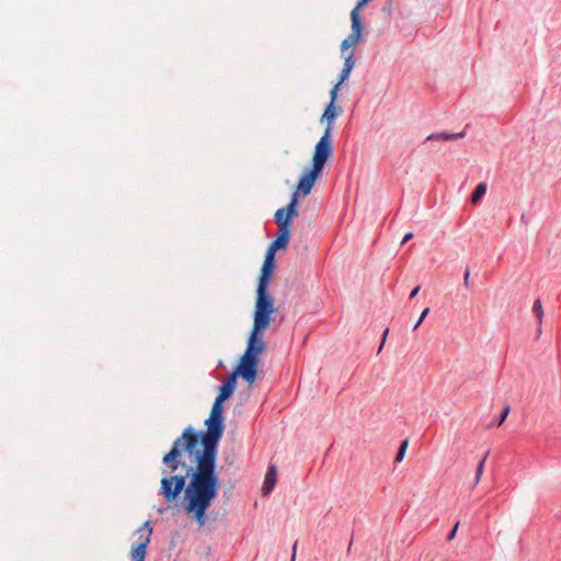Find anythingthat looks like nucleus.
Returning a JSON list of instances; mask_svg holds the SVG:
<instances>
[{"label": "nucleus", "mask_w": 561, "mask_h": 561, "mask_svg": "<svg viewBox=\"0 0 561 561\" xmlns=\"http://www.w3.org/2000/svg\"><path fill=\"white\" fill-rule=\"evenodd\" d=\"M370 0H359L357 5L352 10V12H355L359 14V10L366 5Z\"/></svg>", "instance_id": "nucleus-21"}, {"label": "nucleus", "mask_w": 561, "mask_h": 561, "mask_svg": "<svg viewBox=\"0 0 561 561\" xmlns=\"http://www.w3.org/2000/svg\"><path fill=\"white\" fill-rule=\"evenodd\" d=\"M388 332H389V329H386V331H385V333H383L382 343H381V345H380L379 350L382 347V345H383V343H385V341H386V337H387Z\"/></svg>", "instance_id": "nucleus-26"}, {"label": "nucleus", "mask_w": 561, "mask_h": 561, "mask_svg": "<svg viewBox=\"0 0 561 561\" xmlns=\"http://www.w3.org/2000/svg\"><path fill=\"white\" fill-rule=\"evenodd\" d=\"M137 541L131 545L130 548V561H145L146 553H147V547L150 543L151 535H152V528L150 527V523L146 522L144 523L138 529H137Z\"/></svg>", "instance_id": "nucleus-6"}, {"label": "nucleus", "mask_w": 561, "mask_h": 561, "mask_svg": "<svg viewBox=\"0 0 561 561\" xmlns=\"http://www.w3.org/2000/svg\"><path fill=\"white\" fill-rule=\"evenodd\" d=\"M510 413V407H506L503 412H502V415H500V420L497 422V426L502 425V423L506 420L507 415Z\"/></svg>", "instance_id": "nucleus-20"}, {"label": "nucleus", "mask_w": 561, "mask_h": 561, "mask_svg": "<svg viewBox=\"0 0 561 561\" xmlns=\"http://www.w3.org/2000/svg\"><path fill=\"white\" fill-rule=\"evenodd\" d=\"M533 311L538 321V324L540 325L542 322V318H543V308H542L541 301L539 299L535 300L534 306H533Z\"/></svg>", "instance_id": "nucleus-16"}, {"label": "nucleus", "mask_w": 561, "mask_h": 561, "mask_svg": "<svg viewBox=\"0 0 561 561\" xmlns=\"http://www.w3.org/2000/svg\"><path fill=\"white\" fill-rule=\"evenodd\" d=\"M488 456H489V451L483 456V458L480 460V462L477 466L476 477H474V481H473V488L477 486L481 481V478L484 472V465H485Z\"/></svg>", "instance_id": "nucleus-14"}, {"label": "nucleus", "mask_w": 561, "mask_h": 561, "mask_svg": "<svg viewBox=\"0 0 561 561\" xmlns=\"http://www.w3.org/2000/svg\"><path fill=\"white\" fill-rule=\"evenodd\" d=\"M355 66V60L353 59V54H350L345 57L344 66L340 72V83H343L348 77L352 71V69Z\"/></svg>", "instance_id": "nucleus-11"}, {"label": "nucleus", "mask_w": 561, "mask_h": 561, "mask_svg": "<svg viewBox=\"0 0 561 561\" xmlns=\"http://www.w3.org/2000/svg\"><path fill=\"white\" fill-rule=\"evenodd\" d=\"M297 205H298L297 194H293L289 204L286 207H283L284 210L286 211V215H288L291 220L298 216Z\"/></svg>", "instance_id": "nucleus-12"}, {"label": "nucleus", "mask_w": 561, "mask_h": 561, "mask_svg": "<svg viewBox=\"0 0 561 561\" xmlns=\"http://www.w3.org/2000/svg\"><path fill=\"white\" fill-rule=\"evenodd\" d=\"M486 193V184L479 183L471 195V203L478 204Z\"/></svg>", "instance_id": "nucleus-13"}, {"label": "nucleus", "mask_w": 561, "mask_h": 561, "mask_svg": "<svg viewBox=\"0 0 561 561\" xmlns=\"http://www.w3.org/2000/svg\"><path fill=\"white\" fill-rule=\"evenodd\" d=\"M420 291V286H416L410 294V298H414Z\"/></svg>", "instance_id": "nucleus-25"}, {"label": "nucleus", "mask_w": 561, "mask_h": 561, "mask_svg": "<svg viewBox=\"0 0 561 561\" xmlns=\"http://www.w3.org/2000/svg\"><path fill=\"white\" fill-rule=\"evenodd\" d=\"M408 446H409V440L408 439H404V440L401 442V445H400L399 450H398L397 456H396V461L397 462H401L403 460Z\"/></svg>", "instance_id": "nucleus-17"}, {"label": "nucleus", "mask_w": 561, "mask_h": 561, "mask_svg": "<svg viewBox=\"0 0 561 561\" xmlns=\"http://www.w3.org/2000/svg\"><path fill=\"white\" fill-rule=\"evenodd\" d=\"M289 230L278 228L277 238L270 244L266 254H273V256H275L277 250L286 248L289 241Z\"/></svg>", "instance_id": "nucleus-8"}, {"label": "nucleus", "mask_w": 561, "mask_h": 561, "mask_svg": "<svg viewBox=\"0 0 561 561\" xmlns=\"http://www.w3.org/2000/svg\"><path fill=\"white\" fill-rule=\"evenodd\" d=\"M458 526H459V523H457L454 528L451 529V531L448 534L447 536V540L450 541L455 538L456 534H457V530H458Z\"/></svg>", "instance_id": "nucleus-22"}, {"label": "nucleus", "mask_w": 561, "mask_h": 561, "mask_svg": "<svg viewBox=\"0 0 561 561\" xmlns=\"http://www.w3.org/2000/svg\"><path fill=\"white\" fill-rule=\"evenodd\" d=\"M463 136L462 133H459V134H446V133H442V134H433L431 136L427 137V140H432V139H437V140H454V139H458V138H461Z\"/></svg>", "instance_id": "nucleus-15"}, {"label": "nucleus", "mask_w": 561, "mask_h": 561, "mask_svg": "<svg viewBox=\"0 0 561 561\" xmlns=\"http://www.w3.org/2000/svg\"><path fill=\"white\" fill-rule=\"evenodd\" d=\"M428 312H430V308H428V307H426V308L422 311V313H421V316H420L419 320L416 321V323H415V325H414V328H413L414 330H416V329L420 327V324H421V323H422V321L425 319V317L427 316V313H428Z\"/></svg>", "instance_id": "nucleus-19"}, {"label": "nucleus", "mask_w": 561, "mask_h": 561, "mask_svg": "<svg viewBox=\"0 0 561 561\" xmlns=\"http://www.w3.org/2000/svg\"><path fill=\"white\" fill-rule=\"evenodd\" d=\"M274 217L278 228L290 231L291 219L288 215H286V211L283 207L276 210Z\"/></svg>", "instance_id": "nucleus-10"}, {"label": "nucleus", "mask_w": 561, "mask_h": 561, "mask_svg": "<svg viewBox=\"0 0 561 561\" xmlns=\"http://www.w3.org/2000/svg\"><path fill=\"white\" fill-rule=\"evenodd\" d=\"M342 83L337 82L330 91V102L329 104H335L337 100V92Z\"/></svg>", "instance_id": "nucleus-18"}, {"label": "nucleus", "mask_w": 561, "mask_h": 561, "mask_svg": "<svg viewBox=\"0 0 561 561\" xmlns=\"http://www.w3.org/2000/svg\"><path fill=\"white\" fill-rule=\"evenodd\" d=\"M351 21H352V32L351 34L341 43V51L344 54L352 46H356L362 37V24L359 14L355 12H351Z\"/></svg>", "instance_id": "nucleus-7"}, {"label": "nucleus", "mask_w": 561, "mask_h": 561, "mask_svg": "<svg viewBox=\"0 0 561 561\" xmlns=\"http://www.w3.org/2000/svg\"><path fill=\"white\" fill-rule=\"evenodd\" d=\"M412 237H413V233H412V232H408V233H405V236H404V238H403V240H402V243L408 242L410 239H412Z\"/></svg>", "instance_id": "nucleus-24"}, {"label": "nucleus", "mask_w": 561, "mask_h": 561, "mask_svg": "<svg viewBox=\"0 0 561 561\" xmlns=\"http://www.w3.org/2000/svg\"><path fill=\"white\" fill-rule=\"evenodd\" d=\"M296 548H297V543L294 545V553H293V557H291V561H295Z\"/></svg>", "instance_id": "nucleus-27"}, {"label": "nucleus", "mask_w": 561, "mask_h": 561, "mask_svg": "<svg viewBox=\"0 0 561 561\" xmlns=\"http://www.w3.org/2000/svg\"><path fill=\"white\" fill-rule=\"evenodd\" d=\"M222 413V401L215 399L205 421L206 432L198 434L192 427L185 428L162 458L160 494L172 503L183 492L184 512L199 526L205 525L206 513L220 488L216 461L225 430Z\"/></svg>", "instance_id": "nucleus-1"}, {"label": "nucleus", "mask_w": 561, "mask_h": 561, "mask_svg": "<svg viewBox=\"0 0 561 561\" xmlns=\"http://www.w3.org/2000/svg\"><path fill=\"white\" fill-rule=\"evenodd\" d=\"M331 156L332 152H329L323 146L314 147L311 168L301 175L297 190L294 193L297 194V197L310 194L317 179L321 175L323 168Z\"/></svg>", "instance_id": "nucleus-4"}, {"label": "nucleus", "mask_w": 561, "mask_h": 561, "mask_svg": "<svg viewBox=\"0 0 561 561\" xmlns=\"http://www.w3.org/2000/svg\"><path fill=\"white\" fill-rule=\"evenodd\" d=\"M274 268L273 254H265L256 288L253 325L249 336V352L247 358L250 356V352H252L253 348H256L259 352L262 350L263 331L270 327L271 322L274 320V314L277 312L274 299L267 290Z\"/></svg>", "instance_id": "nucleus-2"}, {"label": "nucleus", "mask_w": 561, "mask_h": 561, "mask_svg": "<svg viewBox=\"0 0 561 561\" xmlns=\"http://www.w3.org/2000/svg\"><path fill=\"white\" fill-rule=\"evenodd\" d=\"M261 347L262 350L260 352L256 348H253L252 352H250V356L247 359L249 344L247 345V350L244 354L241 356L237 369L227 378V380L219 388V393L216 397L217 400L224 402L232 396L236 389L237 376H241L247 382H249V385H252L254 382L257 374L259 355H261L265 350V343L263 341Z\"/></svg>", "instance_id": "nucleus-3"}, {"label": "nucleus", "mask_w": 561, "mask_h": 561, "mask_svg": "<svg viewBox=\"0 0 561 561\" xmlns=\"http://www.w3.org/2000/svg\"><path fill=\"white\" fill-rule=\"evenodd\" d=\"M469 276H470V270L467 268L466 272H465V277H463V285H465L466 288L470 287Z\"/></svg>", "instance_id": "nucleus-23"}, {"label": "nucleus", "mask_w": 561, "mask_h": 561, "mask_svg": "<svg viewBox=\"0 0 561 561\" xmlns=\"http://www.w3.org/2000/svg\"><path fill=\"white\" fill-rule=\"evenodd\" d=\"M276 476H277V469L275 465H271L267 469V472L265 474L264 483L262 486V492L264 495H267L272 492L276 484Z\"/></svg>", "instance_id": "nucleus-9"}, {"label": "nucleus", "mask_w": 561, "mask_h": 561, "mask_svg": "<svg viewBox=\"0 0 561 561\" xmlns=\"http://www.w3.org/2000/svg\"><path fill=\"white\" fill-rule=\"evenodd\" d=\"M342 112L343 108L341 106H337L336 104H328L321 117V122L325 123V129L314 147L323 146L329 152H333L332 126L334 119L340 116Z\"/></svg>", "instance_id": "nucleus-5"}]
</instances>
